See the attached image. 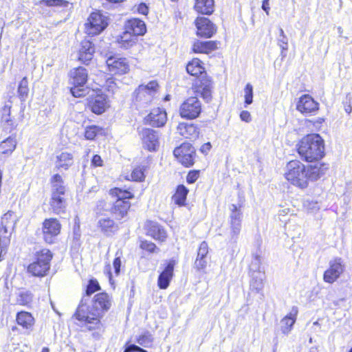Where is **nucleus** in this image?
Instances as JSON below:
<instances>
[{
	"mask_svg": "<svg viewBox=\"0 0 352 352\" xmlns=\"http://www.w3.org/2000/svg\"><path fill=\"white\" fill-rule=\"evenodd\" d=\"M327 168L317 163L306 167L298 160L290 161L287 165L285 178L293 185L307 188L309 181H316L325 173Z\"/></svg>",
	"mask_w": 352,
	"mask_h": 352,
	"instance_id": "obj_1",
	"label": "nucleus"
},
{
	"mask_svg": "<svg viewBox=\"0 0 352 352\" xmlns=\"http://www.w3.org/2000/svg\"><path fill=\"white\" fill-rule=\"evenodd\" d=\"M298 152L307 162L318 161L324 155V142L318 134H309L298 144Z\"/></svg>",
	"mask_w": 352,
	"mask_h": 352,
	"instance_id": "obj_2",
	"label": "nucleus"
},
{
	"mask_svg": "<svg viewBox=\"0 0 352 352\" xmlns=\"http://www.w3.org/2000/svg\"><path fill=\"white\" fill-rule=\"evenodd\" d=\"M82 302L83 300H82L74 316L78 320L85 322L88 330H98L97 332L93 333V337L98 338L102 331V324L99 315L98 313H95L94 310L89 311Z\"/></svg>",
	"mask_w": 352,
	"mask_h": 352,
	"instance_id": "obj_3",
	"label": "nucleus"
},
{
	"mask_svg": "<svg viewBox=\"0 0 352 352\" xmlns=\"http://www.w3.org/2000/svg\"><path fill=\"white\" fill-rule=\"evenodd\" d=\"M36 261L29 265L28 272L34 276L43 277L50 270V262L52 254L48 249H41L36 252Z\"/></svg>",
	"mask_w": 352,
	"mask_h": 352,
	"instance_id": "obj_4",
	"label": "nucleus"
},
{
	"mask_svg": "<svg viewBox=\"0 0 352 352\" xmlns=\"http://www.w3.org/2000/svg\"><path fill=\"white\" fill-rule=\"evenodd\" d=\"M87 69L82 67L75 68L70 72L69 83L71 94L76 98L84 96L87 91L85 85L87 80Z\"/></svg>",
	"mask_w": 352,
	"mask_h": 352,
	"instance_id": "obj_5",
	"label": "nucleus"
},
{
	"mask_svg": "<svg viewBox=\"0 0 352 352\" xmlns=\"http://www.w3.org/2000/svg\"><path fill=\"white\" fill-rule=\"evenodd\" d=\"M159 89L157 81L151 80L146 85H140L134 91L135 100L141 104L151 102L156 96Z\"/></svg>",
	"mask_w": 352,
	"mask_h": 352,
	"instance_id": "obj_6",
	"label": "nucleus"
},
{
	"mask_svg": "<svg viewBox=\"0 0 352 352\" xmlns=\"http://www.w3.org/2000/svg\"><path fill=\"white\" fill-rule=\"evenodd\" d=\"M85 32L90 36L100 34L108 25L107 17L100 12H93L85 23Z\"/></svg>",
	"mask_w": 352,
	"mask_h": 352,
	"instance_id": "obj_7",
	"label": "nucleus"
},
{
	"mask_svg": "<svg viewBox=\"0 0 352 352\" xmlns=\"http://www.w3.org/2000/svg\"><path fill=\"white\" fill-rule=\"evenodd\" d=\"M173 154L177 160L186 167L191 166L195 163V150L190 144H182L175 148Z\"/></svg>",
	"mask_w": 352,
	"mask_h": 352,
	"instance_id": "obj_8",
	"label": "nucleus"
},
{
	"mask_svg": "<svg viewBox=\"0 0 352 352\" xmlns=\"http://www.w3.org/2000/svg\"><path fill=\"white\" fill-rule=\"evenodd\" d=\"M201 111L200 101L197 97H190L180 106L179 113L182 118L194 119L199 116Z\"/></svg>",
	"mask_w": 352,
	"mask_h": 352,
	"instance_id": "obj_9",
	"label": "nucleus"
},
{
	"mask_svg": "<svg viewBox=\"0 0 352 352\" xmlns=\"http://www.w3.org/2000/svg\"><path fill=\"white\" fill-rule=\"evenodd\" d=\"M344 265L341 258H335L329 263V268L323 274V280L328 283H334L343 273Z\"/></svg>",
	"mask_w": 352,
	"mask_h": 352,
	"instance_id": "obj_10",
	"label": "nucleus"
},
{
	"mask_svg": "<svg viewBox=\"0 0 352 352\" xmlns=\"http://www.w3.org/2000/svg\"><path fill=\"white\" fill-rule=\"evenodd\" d=\"M61 226L54 218L45 219L43 223V234L44 240L48 243H52L54 238L60 232Z\"/></svg>",
	"mask_w": 352,
	"mask_h": 352,
	"instance_id": "obj_11",
	"label": "nucleus"
},
{
	"mask_svg": "<svg viewBox=\"0 0 352 352\" xmlns=\"http://www.w3.org/2000/svg\"><path fill=\"white\" fill-rule=\"evenodd\" d=\"M194 91L206 102L212 98V82L205 76L196 79L194 82Z\"/></svg>",
	"mask_w": 352,
	"mask_h": 352,
	"instance_id": "obj_12",
	"label": "nucleus"
},
{
	"mask_svg": "<svg viewBox=\"0 0 352 352\" xmlns=\"http://www.w3.org/2000/svg\"><path fill=\"white\" fill-rule=\"evenodd\" d=\"M143 147L149 151H155L159 147V135L157 131L151 129H142L140 133Z\"/></svg>",
	"mask_w": 352,
	"mask_h": 352,
	"instance_id": "obj_13",
	"label": "nucleus"
},
{
	"mask_svg": "<svg viewBox=\"0 0 352 352\" xmlns=\"http://www.w3.org/2000/svg\"><path fill=\"white\" fill-rule=\"evenodd\" d=\"M296 109L304 115L315 114L319 109V103L309 94H304L299 98Z\"/></svg>",
	"mask_w": 352,
	"mask_h": 352,
	"instance_id": "obj_14",
	"label": "nucleus"
},
{
	"mask_svg": "<svg viewBox=\"0 0 352 352\" xmlns=\"http://www.w3.org/2000/svg\"><path fill=\"white\" fill-rule=\"evenodd\" d=\"M109 71L113 74H124L129 71V65L124 58L110 56L106 60Z\"/></svg>",
	"mask_w": 352,
	"mask_h": 352,
	"instance_id": "obj_15",
	"label": "nucleus"
},
{
	"mask_svg": "<svg viewBox=\"0 0 352 352\" xmlns=\"http://www.w3.org/2000/svg\"><path fill=\"white\" fill-rule=\"evenodd\" d=\"M197 34L201 37L210 38L216 32L215 25L206 17H198L195 21Z\"/></svg>",
	"mask_w": 352,
	"mask_h": 352,
	"instance_id": "obj_16",
	"label": "nucleus"
},
{
	"mask_svg": "<svg viewBox=\"0 0 352 352\" xmlns=\"http://www.w3.org/2000/svg\"><path fill=\"white\" fill-rule=\"evenodd\" d=\"M88 106L93 113L99 115L104 113L109 105L106 95L97 94L95 96H91Z\"/></svg>",
	"mask_w": 352,
	"mask_h": 352,
	"instance_id": "obj_17",
	"label": "nucleus"
},
{
	"mask_svg": "<svg viewBox=\"0 0 352 352\" xmlns=\"http://www.w3.org/2000/svg\"><path fill=\"white\" fill-rule=\"evenodd\" d=\"M94 311L98 313L99 318L101 314L109 310L111 306V300L109 295L106 293H100L94 296Z\"/></svg>",
	"mask_w": 352,
	"mask_h": 352,
	"instance_id": "obj_18",
	"label": "nucleus"
},
{
	"mask_svg": "<svg viewBox=\"0 0 352 352\" xmlns=\"http://www.w3.org/2000/svg\"><path fill=\"white\" fill-rule=\"evenodd\" d=\"M146 122L153 126L160 127L164 126L167 120V115L165 110L156 108L146 118Z\"/></svg>",
	"mask_w": 352,
	"mask_h": 352,
	"instance_id": "obj_19",
	"label": "nucleus"
},
{
	"mask_svg": "<svg viewBox=\"0 0 352 352\" xmlns=\"http://www.w3.org/2000/svg\"><path fill=\"white\" fill-rule=\"evenodd\" d=\"M94 52L95 48L92 43L88 40H83L78 50V59L87 64L92 59Z\"/></svg>",
	"mask_w": 352,
	"mask_h": 352,
	"instance_id": "obj_20",
	"label": "nucleus"
},
{
	"mask_svg": "<svg viewBox=\"0 0 352 352\" xmlns=\"http://www.w3.org/2000/svg\"><path fill=\"white\" fill-rule=\"evenodd\" d=\"M131 207L129 201L116 200L111 208V213L118 220H121L126 217L128 210Z\"/></svg>",
	"mask_w": 352,
	"mask_h": 352,
	"instance_id": "obj_21",
	"label": "nucleus"
},
{
	"mask_svg": "<svg viewBox=\"0 0 352 352\" xmlns=\"http://www.w3.org/2000/svg\"><path fill=\"white\" fill-rule=\"evenodd\" d=\"M125 29L133 35H144L146 32L144 22L139 19H131L125 23Z\"/></svg>",
	"mask_w": 352,
	"mask_h": 352,
	"instance_id": "obj_22",
	"label": "nucleus"
},
{
	"mask_svg": "<svg viewBox=\"0 0 352 352\" xmlns=\"http://www.w3.org/2000/svg\"><path fill=\"white\" fill-rule=\"evenodd\" d=\"M174 261H170L163 272L160 274L157 285L160 289H166L173 276Z\"/></svg>",
	"mask_w": 352,
	"mask_h": 352,
	"instance_id": "obj_23",
	"label": "nucleus"
},
{
	"mask_svg": "<svg viewBox=\"0 0 352 352\" xmlns=\"http://www.w3.org/2000/svg\"><path fill=\"white\" fill-rule=\"evenodd\" d=\"M178 133L188 139H196L199 136V129L193 124L179 123L177 128Z\"/></svg>",
	"mask_w": 352,
	"mask_h": 352,
	"instance_id": "obj_24",
	"label": "nucleus"
},
{
	"mask_svg": "<svg viewBox=\"0 0 352 352\" xmlns=\"http://www.w3.org/2000/svg\"><path fill=\"white\" fill-rule=\"evenodd\" d=\"M50 204L54 213L60 214L61 212H63L66 208L65 194L52 192Z\"/></svg>",
	"mask_w": 352,
	"mask_h": 352,
	"instance_id": "obj_25",
	"label": "nucleus"
},
{
	"mask_svg": "<svg viewBox=\"0 0 352 352\" xmlns=\"http://www.w3.org/2000/svg\"><path fill=\"white\" fill-rule=\"evenodd\" d=\"M74 164V156L67 151L58 153L56 156L55 165L58 169L67 170Z\"/></svg>",
	"mask_w": 352,
	"mask_h": 352,
	"instance_id": "obj_26",
	"label": "nucleus"
},
{
	"mask_svg": "<svg viewBox=\"0 0 352 352\" xmlns=\"http://www.w3.org/2000/svg\"><path fill=\"white\" fill-rule=\"evenodd\" d=\"M298 311V308L293 307L289 314L281 320V330L283 333L287 334L290 331L296 322Z\"/></svg>",
	"mask_w": 352,
	"mask_h": 352,
	"instance_id": "obj_27",
	"label": "nucleus"
},
{
	"mask_svg": "<svg viewBox=\"0 0 352 352\" xmlns=\"http://www.w3.org/2000/svg\"><path fill=\"white\" fill-rule=\"evenodd\" d=\"M1 125L3 131L10 132L14 123L10 116V107L5 105L1 109Z\"/></svg>",
	"mask_w": 352,
	"mask_h": 352,
	"instance_id": "obj_28",
	"label": "nucleus"
},
{
	"mask_svg": "<svg viewBox=\"0 0 352 352\" xmlns=\"http://www.w3.org/2000/svg\"><path fill=\"white\" fill-rule=\"evenodd\" d=\"M16 223V215L12 212H8L1 217L0 231L9 234L13 230Z\"/></svg>",
	"mask_w": 352,
	"mask_h": 352,
	"instance_id": "obj_29",
	"label": "nucleus"
},
{
	"mask_svg": "<svg viewBox=\"0 0 352 352\" xmlns=\"http://www.w3.org/2000/svg\"><path fill=\"white\" fill-rule=\"evenodd\" d=\"M214 0H195L194 9L202 14H211L214 12Z\"/></svg>",
	"mask_w": 352,
	"mask_h": 352,
	"instance_id": "obj_30",
	"label": "nucleus"
},
{
	"mask_svg": "<svg viewBox=\"0 0 352 352\" xmlns=\"http://www.w3.org/2000/svg\"><path fill=\"white\" fill-rule=\"evenodd\" d=\"M251 280L250 282V287L252 291L256 293L261 292L264 287V280L265 278L264 272H257L251 274Z\"/></svg>",
	"mask_w": 352,
	"mask_h": 352,
	"instance_id": "obj_31",
	"label": "nucleus"
},
{
	"mask_svg": "<svg viewBox=\"0 0 352 352\" xmlns=\"http://www.w3.org/2000/svg\"><path fill=\"white\" fill-rule=\"evenodd\" d=\"M217 43L214 41H197L192 45V50L195 53L208 54L217 49Z\"/></svg>",
	"mask_w": 352,
	"mask_h": 352,
	"instance_id": "obj_32",
	"label": "nucleus"
},
{
	"mask_svg": "<svg viewBox=\"0 0 352 352\" xmlns=\"http://www.w3.org/2000/svg\"><path fill=\"white\" fill-rule=\"evenodd\" d=\"M118 42L120 47L128 49L135 44L136 36L125 29L124 32L118 37Z\"/></svg>",
	"mask_w": 352,
	"mask_h": 352,
	"instance_id": "obj_33",
	"label": "nucleus"
},
{
	"mask_svg": "<svg viewBox=\"0 0 352 352\" xmlns=\"http://www.w3.org/2000/svg\"><path fill=\"white\" fill-rule=\"evenodd\" d=\"M148 234L160 241H164L167 236L164 229L155 223L150 224V227L148 229Z\"/></svg>",
	"mask_w": 352,
	"mask_h": 352,
	"instance_id": "obj_34",
	"label": "nucleus"
},
{
	"mask_svg": "<svg viewBox=\"0 0 352 352\" xmlns=\"http://www.w3.org/2000/svg\"><path fill=\"white\" fill-rule=\"evenodd\" d=\"M188 190L184 185H179L176 189L175 193L172 197V199L175 204L179 206L184 205Z\"/></svg>",
	"mask_w": 352,
	"mask_h": 352,
	"instance_id": "obj_35",
	"label": "nucleus"
},
{
	"mask_svg": "<svg viewBox=\"0 0 352 352\" xmlns=\"http://www.w3.org/2000/svg\"><path fill=\"white\" fill-rule=\"evenodd\" d=\"M51 182L52 192L65 194V186L63 184V181L60 175L58 174L54 175L51 179Z\"/></svg>",
	"mask_w": 352,
	"mask_h": 352,
	"instance_id": "obj_36",
	"label": "nucleus"
},
{
	"mask_svg": "<svg viewBox=\"0 0 352 352\" xmlns=\"http://www.w3.org/2000/svg\"><path fill=\"white\" fill-rule=\"evenodd\" d=\"M34 318L29 312L23 311V334H29L34 329Z\"/></svg>",
	"mask_w": 352,
	"mask_h": 352,
	"instance_id": "obj_37",
	"label": "nucleus"
},
{
	"mask_svg": "<svg viewBox=\"0 0 352 352\" xmlns=\"http://www.w3.org/2000/svg\"><path fill=\"white\" fill-rule=\"evenodd\" d=\"M15 146V141L12 138H8L0 144V155L10 154L14 151Z\"/></svg>",
	"mask_w": 352,
	"mask_h": 352,
	"instance_id": "obj_38",
	"label": "nucleus"
},
{
	"mask_svg": "<svg viewBox=\"0 0 352 352\" xmlns=\"http://www.w3.org/2000/svg\"><path fill=\"white\" fill-rule=\"evenodd\" d=\"M204 68L201 65L199 59H193L186 66L187 72L192 76H197L198 74H201Z\"/></svg>",
	"mask_w": 352,
	"mask_h": 352,
	"instance_id": "obj_39",
	"label": "nucleus"
},
{
	"mask_svg": "<svg viewBox=\"0 0 352 352\" xmlns=\"http://www.w3.org/2000/svg\"><path fill=\"white\" fill-rule=\"evenodd\" d=\"M109 194L113 197H116V200L127 201L126 199H131L133 197L131 192L128 190H123L119 188H115L110 190Z\"/></svg>",
	"mask_w": 352,
	"mask_h": 352,
	"instance_id": "obj_40",
	"label": "nucleus"
},
{
	"mask_svg": "<svg viewBox=\"0 0 352 352\" xmlns=\"http://www.w3.org/2000/svg\"><path fill=\"white\" fill-rule=\"evenodd\" d=\"M114 221L110 218H102L98 222V225L101 230L105 233H109L113 231L114 228Z\"/></svg>",
	"mask_w": 352,
	"mask_h": 352,
	"instance_id": "obj_41",
	"label": "nucleus"
},
{
	"mask_svg": "<svg viewBox=\"0 0 352 352\" xmlns=\"http://www.w3.org/2000/svg\"><path fill=\"white\" fill-rule=\"evenodd\" d=\"M9 234H5L4 232L0 231V261L2 260V256L6 253V248L10 243Z\"/></svg>",
	"mask_w": 352,
	"mask_h": 352,
	"instance_id": "obj_42",
	"label": "nucleus"
},
{
	"mask_svg": "<svg viewBox=\"0 0 352 352\" xmlns=\"http://www.w3.org/2000/svg\"><path fill=\"white\" fill-rule=\"evenodd\" d=\"M241 222L240 220L230 219V234L233 239H237L241 230Z\"/></svg>",
	"mask_w": 352,
	"mask_h": 352,
	"instance_id": "obj_43",
	"label": "nucleus"
},
{
	"mask_svg": "<svg viewBox=\"0 0 352 352\" xmlns=\"http://www.w3.org/2000/svg\"><path fill=\"white\" fill-rule=\"evenodd\" d=\"M261 258L259 255L255 254L253 256L252 260L250 265V272L251 274L257 272H262L261 271Z\"/></svg>",
	"mask_w": 352,
	"mask_h": 352,
	"instance_id": "obj_44",
	"label": "nucleus"
},
{
	"mask_svg": "<svg viewBox=\"0 0 352 352\" xmlns=\"http://www.w3.org/2000/svg\"><path fill=\"white\" fill-rule=\"evenodd\" d=\"M101 131V129L96 125L88 126L85 128V138L87 140H94L96 135Z\"/></svg>",
	"mask_w": 352,
	"mask_h": 352,
	"instance_id": "obj_45",
	"label": "nucleus"
},
{
	"mask_svg": "<svg viewBox=\"0 0 352 352\" xmlns=\"http://www.w3.org/2000/svg\"><path fill=\"white\" fill-rule=\"evenodd\" d=\"M245 107L251 104L253 102V87L250 83H248L244 88Z\"/></svg>",
	"mask_w": 352,
	"mask_h": 352,
	"instance_id": "obj_46",
	"label": "nucleus"
},
{
	"mask_svg": "<svg viewBox=\"0 0 352 352\" xmlns=\"http://www.w3.org/2000/svg\"><path fill=\"white\" fill-rule=\"evenodd\" d=\"M230 219L242 221L243 213L241 210V206L239 207L235 204H232L230 206Z\"/></svg>",
	"mask_w": 352,
	"mask_h": 352,
	"instance_id": "obj_47",
	"label": "nucleus"
},
{
	"mask_svg": "<svg viewBox=\"0 0 352 352\" xmlns=\"http://www.w3.org/2000/svg\"><path fill=\"white\" fill-rule=\"evenodd\" d=\"M144 172V168L143 166H138L135 168L131 174V179L136 182L143 181L145 177Z\"/></svg>",
	"mask_w": 352,
	"mask_h": 352,
	"instance_id": "obj_48",
	"label": "nucleus"
},
{
	"mask_svg": "<svg viewBox=\"0 0 352 352\" xmlns=\"http://www.w3.org/2000/svg\"><path fill=\"white\" fill-rule=\"evenodd\" d=\"M153 336L149 333H145L141 335L138 339V343L144 347H148L153 342Z\"/></svg>",
	"mask_w": 352,
	"mask_h": 352,
	"instance_id": "obj_49",
	"label": "nucleus"
},
{
	"mask_svg": "<svg viewBox=\"0 0 352 352\" xmlns=\"http://www.w3.org/2000/svg\"><path fill=\"white\" fill-rule=\"evenodd\" d=\"M112 206L111 203L108 201L107 199H101L98 201L96 211L98 213H102L104 211L111 210Z\"/></svg>",
	"mask_w": 352,
	"mask_h": 352,
	"instance_id": "obj_50",
	"label": "nucleus"
},
{
	"mask_svg": "<svg viewBox=\"0 0 352 352\" xmlns=\"http://www.w3.org/2000/svg\"><path fill=\"white\" fill-rule=\"evenodd\" d=\"M140 248L142 250H146L149 252H157L159 249L156 247L155 244L153 242L144 241L141 242Z\"/></svg>",
	"mask_w": 352,
	"mask_h": 352,
	"instance_id": "obj_51",
	"label": "nucleus"
},
{
	"mask_svg": "<svg viewBox=\"0 0 352 352\" xmlns=\"http://www.w3.org/2000/svg\"><path fill=\"white\" fill-rule=\"evenodd\" d=\"M99 289L100 285L98 281L96 280H91L87 287L86 295L89 296Z\"/></svg>",
	"mask_w": 352,
	"mask_h": 352,
	"instance_id": "obj_52",
	"label": "nucleus"
},
{
	"mask_svg": "<svg viewBox=\"0 0 352 352\" xmlns=\"http://www.w3.org/2000/svg\"><path fill=\"white\" fill-rule=\"evenodd\" d=\"M208 253V247L206 242L203 241L201 243L198 252H197V257L199 258H205L206 257Z\"/></svg>",
	"mask_w": 352,
	"mask_h": 352,
	"instance_id": "obj_53",
	"label": "nucleus"
},
{
	"mask_svg": "<svg viewBox=\"0 0 352 352\" xmlns=\"http://www.w3.org/2000/svg\"><path fill=\"white\" fill-rule=\"evenodd\" d=\"M199 177V170H190L186 177V181L188 184L195 183Z\"/></svg>",
	"mask_w": 352,
	"mask_h": 352,
	"instance_id": "obj_54",
	"label": "nucleus"
},
{
	"mask_svg": "<svg viewBox=\"0 0 352 352\" xmlns=\"http://www.w3.org/2000/svg\"><path fill=\"white\" fill-rule=\"evenodd\" d=\"M113 266L114 272L116 276L119 275L121 267V259L120 256H118V253H116V257L113 262Z\"/></svg>",
	"mask_w": 352,
	"mask_h": 352,
	"instance_id": "obj_55",
	"label": "nucleus"
},
{
	"mask_svg": "<svg viewBox=\"0 0 352 352\" xmlns=\"http://www.w3.org/2000/svg\"><path fill=\"white\" fill-rule=\"evenodd\" d=\"M195 265L197 270H201L206 268L207 265V261L205 258H199L197 256L196 261L195 262Z\"/></svg>",
	"mask_w": 352,
	"mask_h": 352,
	"instance_id": "obj_56",
	"label": "nucleus"
},
{
	"mask_svg": "<svg viewBox=\"0 0 352 352\" xmlns=\"http://www.w3.org/2000/svg\"><path fill=\"white\" fill-rule=\"evenodd\" d=\"M105 87L109 91L114 92L116 88V84L113 78H109L106 80Z\"/></svg>",
	"mask_w": 352,
	"mask_h": 352,
	"instance_id": "obj_57",
	"label": "nucleus"
},
{
	"mask_svg": "<svg viewBox=\"0 0 352 352\" xmlns=\"http://www.w3.org/2000/svg\"><path fill=\"white\" fill-rule=\"evenodd\" d=\"M240 118L242 121L249 123L252 121V116L248 111L243 110L240 113Z\"/></svg>",
	"mask_w": 352,
	"mask_h": 352,
	"instance_id": "obj_58",
	"label": "nucleus"
},
{
	"mask_svg": "<svg viewBox=\"0 0 352 352\" xmlns=\"http://www.w3.org/2000/svg\"><path fill=\"white\" fill-rule=\"evenodd\" d=\"M135 351H139V352H147L146 350L139 347L138 346H136L135 344H131L129 346H128L124 352H135Z\"/></svg>",
	"mask_w": 352,
	"mask_h": 352,
	"instance_id": "obj_59",
	"label": "nucleus"
},
{
	"mask_svg": "<svg viewBox=\"0 0 352 352\" xmlns=\"http://www.w3.org/2000/svg\"><path fill=\"white\" fill-rule=\"evenodd\" d=\"M44 1L49 6H61L66 3L63 0H44Z\"/></svg>",
	"mask_w": 352,
	"mask_h": 352,
	"instance_id": "obj_60",
	"label": "nucleus"
},
{
	"mask_svg": "<svg viewBox=\"0 0 352 352\" xmlns=\"http://www.w3.org/2000/svg\"><path fill=\"white\" fill-rule=\"evenodd\" d=\"M288 40L287 36H283L278 38V44L282 50H287L288 49Z\"/></svg>",
	"mask_w": 352,
	"mask_h": 352,
	"instance_id": "obj_61",
	"label": "nucleus"
},
{
	"mask_svg": "<svg viewBox=\"0 0 352 352\" xmlns=\"http://www.w3.org/2000/svg\"><path fill=\"white\" fill-rule=\"evenodd\" d=\"M91 164L94 166H101L102 165V160L100 156L95 155L91 160Z\"/></svg>",
	"mask_w": 352,
	"mask_h": 352,
	"instance_id": "obj_62",
	"label": "nucleus"
},
{
	"mask_svg": "<svg viewBox=\"0 0 352 352\" xmlns=\"http://www.w3.org/2000/svg\"><path fill=\"white\" fill-rule=\"evenodd\" d=\"M138 12L140 14L146 15L148 12V8L145 3H142L138 6Z\"/></svg>",
	"mask_w": 352,
	"mask_h": 352,
	"instance_id": "obj_63",
	"label": "nucleus"
},
{
	"mask_svg": "<svg viewBox=\"0 0 352 352\" xmlns=\"http://www.w3.org/2000/svg\"><path fill=\"white\" fill-rule=\"evenodd\" d=\"M269 1L270 0H263L262 3V9L266 12L267 15L269 14L270 10Z\"/></svg>",
	"mask_w": 352,
	"mask_h": 352,
	"instance_id": "obj_64",
	"label": "nucleus"
}]
</instances>
